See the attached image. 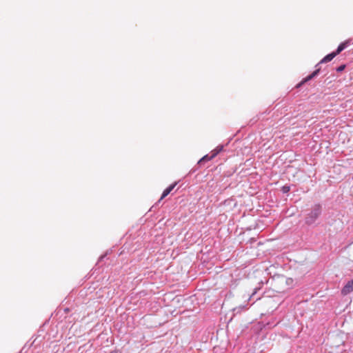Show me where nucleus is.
<instances>
[{"label": "nucleus", "instance_id": "obj_10", "mask_svg": "<svg viewBox=\"0 0 353 353\" xmlns=\"http://www.w3.org/2000/svg\"><path fill=\"white\" fill-rule=\"evenodd\" d=\"M345 68V65H341L340 66H339L337 68H336V71L337 72H342L344 70Z\"/></svg>", "mask_w": 353, "mask_h": 353}, {"label": "nucleus", "instance_id": "obj_3", "mask_svg": "<svg viewBox=\"0 0 353 353\" xmlns=\"http://www.w3.org/2000/svg\"><path fill=\"white\" fill-rule=\"evenodd\" d=\"M353 291V279L347 281L341 290V294L347 295Z\"/></svg>", "mask_w": 353, "mask_h": 353}, {"label": "nucleus", "instance_id": "obj_4", "mask_svg": "<svg viewBox=\"0 0 353 353\" xmlns=\"http://www.w3.org/2000/svg\"><path fill=\"white\" fill-rule=\"evenodd\" d=\"M351 43V40H347L344 42H342L339 44L336 51H334V54L336 55H338L339 53H341L343 50H345L347 46H349Z\"/></svg>", "mask_w": 353, "mask_h": 353}, {"label": "nucleus", "instance_id": "obj_6", "mask_svg": "<svg viewBox=\"0 0 353 353\" xmlns=\"http://www.w3.org/2000/svg\"><path fill=\"white\" fill-rule=\"evenodd\" d=\"M176 185V183H172L170 185H169L167 188H165L164 190V191L163 192V194L161 196L160 200L163 199L166 196H168L172 192V190L174 188Z\"/></svg>", "mask_w": 353, "mask_h": 353}, {"label": "nucleus", "instance_id": "obj_9", "mask_svg": "<svg viewBox=\"0 0 353 353\" xmlns=\"http://www.w3.org/2000/svg\"><path fill=\"white\" fill-rule=\"evenodd\" d=\"M283 193H288L290 190V187L288 185H283L281 188Z\"/></svg>", "mask_w": 353, "mask_h": 353}, {"label": "nucleus", "instance_id": "obj_12", "mask_svg": "<svg viewBox=\"0 0 353 353\" xmlns=\"http://www.w3.org/2000/svg\"><path fill=\"white\" fill-rule=\"evenodd\" d=\"M19 353H23V352H22V350H21Z\"/></svg>", "mask_w": 353, "mask_h": 353}, {"label": "nucleus", "instance_id": "obj_8", "mask_svg": "<svg viewBox=\"0 0 353 353\" xmlns=\"http://www.w3.org/2000/svg\"><path fill=\"white\" fill-rule=\"evenodd\" d=\"M214 157H211V154H206L205 155L204 157H203L199 161V163H202L203 161H210L212 159H213Z\"/></svg>", "mask_w": 353, "mask_h": 353}, {"label": "nucleus", "instance_id": "obj_5", "mask_svg": "<svg viewBox=\"0 0 353 353\" xmlns=\"http://www.w3.org/2000/svg\"><path fill=\"white\" fill-rule=\"evenodd\" d=\"M336 55L334 54V52L332 53L328 54L326 55L324 58H323L319 63L316 65V67H318L319 64L327 63L330 61H332Z\"/></svg>", "mask_w": 353, "mask_h": 353}, {"label": "nucleus", "instance_id": "obj_1", "mask_svg": "<svg viewBox=\"0 0 353 353\" xmlns=\"http://www.w3.org/2000/svg\"><path fill=\"white\" fill-rule=\"evenodd\" d=\"M322 212V207L319 203L312 206L311 210L305 215V223L306 225L314 224Z\"/></svg>", "mask_w": 353, "mask_h": 353}, {"label": "nucleus", "instance_id": "obj_7", "mask_svg": "<svg viewBox=\"0 0 353 353\" xmlns=\"http://www.w3.org/2000/svg\"><path fill=\"white\" fill-rule=\"evenodd\" d=\"M223 150V145H219L211 152V157H216Z\"/></svg>", "mask_w": 353, "mask_h": 353}, {"label": "nucleus", "instance_id": "obj_11", "mask_svg": "<svg viewBox=\"0 0 353 353\" xmlns=\"http://www.w3.org/2000/svg\"><path fill=\"white\" fill-rule=\"evenodd\" d=\"M105 256H106V254H104V255L101 256V257L99 258V261L103 260V258H105Z\"/></svg>", "mask_w": 353, "mask_h": 353}, {"label": "nucleus", "instance_id": "obj_2", "mask_svg": "<svg viewBox=\"0 0 353 353\" xmlns=\"http://www.w3.org/2000/svg\"><path fill=\"white\" fill-rule=\"evenodd\" d=\"M320 72V68H316L312 74L304 78L299 83L297 84L296 88H300L305 83L310 81L313 78L316 77Z\"/></svg>", "mask_w": 353, "mask_h": 353}]
</instances>
